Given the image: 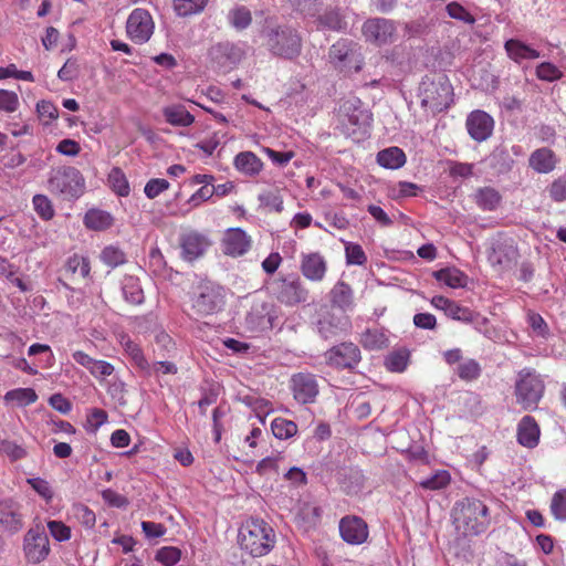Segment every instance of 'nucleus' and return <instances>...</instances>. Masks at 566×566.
Wrapping results in <instances>:
<instances>
[{
    "label": "nucleus",
    "instance_id": "nucleus-1",
    "mask_svg": "<svg viewBox=\"0 0 566 566\" xmlns=\"http://www.w3.org/2000/svg\"><path fill=\"white\" fill-rule=\"evenodd\" d=\"M453 522L457 531L464 536L479 535L490 525L489 509L478 499H463L453 507Z\"/></svg>",
    "mask_w": 566,
    "mask_h": 566
},
{
    "label": "nucleus",
    "instance_id": "nucleus-2",
    "mask_svg": "<svg viewBox=\"0 0 566 566\" xmlns=\"http://www.w3.org/2000/svg\"><path fill=\"white\" fill-rule=\"evenodd\" d=\"M420 105L426 112L436 115L450 107L453 102V88L443 74L424 76L419 86Z\"/></svg>",
    "mask_w": 566,
    "mask_h": 566
},
{
    "label": "nucleus",
    "instance_id": "nucleus-3",
    "mask_svg": "<svg viewBox=\"0 0 566 566\" xmlns=\"http://www.w3.org/2000/svg\"><path fill=\"white\" fill-rule=\"evenodd\" d=\"M238 542L241 549L253 557H261L273 548L275 535L273 528L263 520L250 518L241 525Z\"/></svg>",
    "mask_w": 566,
    "mask_h": 566
},
{
    "label": "nucleus",
    "instance_id": "nucleus-4",
    "mask_svg": "<svg viewBox=\"0 0 566 566\" xmlns=\"http://www.w3.org/2000/svg\"><path fill=\"white\" fill-rule=\"evenodd\" d=\"M545 384L542 376L532 368H524L518 371L515 381L516 402L524 410L537 409L543 398Z\"/></svg>",
    "mask_w": 566,
    "mask_h": 566
},
{
    "label": "nucleus",
    "instance_id": "nucleus-5",
    "mask_svg": "<svg viewBox=\"0 0 566 566\" xmlns=\"http://www.w3.org/2000/svg\"><path fill=\"white\" fill-rule=\"evenodd\" d=\"M272 295L283 305L294 307L306 303L310 292L298 275H280L269 283Z\"/></svg>",
    "mask_w": 566,
    "mask_h": 566
},
{
    "label": "nucleus",
    "instance_id": "nucleus-6",
    "mask_svg": "<svg viewBox=\"0 0 566 566\" xmlns=\"http://www.w3.org/2000/svg\"><path fill=\"white\" fill-rule=\"evenodd\" d=\"M266 46L276 56L294 59L300 55L302 41L290 27H276L265 31Z\"/></svg>",
    "mask_w": 566,
    "mask_h": 566
},
{
    "label": "nucleus",
    "instance_id": "nucleus-7",
    "mask_svg": "<svg viewBox=\"0 0 566 566\" xmlns=\"http://www.w3.org/2000/svg\"><path fill=\"white\" fill-rule=\"evenodd\" d=\"M84 187V178L74 167L59 168L52 172L49 179V189L65 199L80 197Z\"/></svg>",
    "mask_w": 566,
    "mask_h": 566
},
{
    "label": "nucleus",
    "instance_id": "nucleus-8",
    "mask_svg": "<svg viewBox=\"0 0 566 566\" xmlns=\"http://www.w3.org/2000/svg\"><path fill=\"white\" fill-rule=\"evenodd\" d=\"M328 61L340 71L358 72L363 63L359 45L350 40L342 39L329 48Z\"/></svg>",
    "mask_w": 566,
    "mask_h": 566
},
{
    "label": "nucleus",
    "instance_id": "nucleus-9",
    "mask_svg": "<svg viewBox=\"0 0 566 566\" xmlns=\"http://www.w3.org/2000/svg\"><path fill=\"white\" fill-rule=\"evenodd\" d=\"M50 542L44 526L36 523L24 535L23 553L28 563L39 564L50 554Z\"/></svg>",
    "mask_w": 566,
    "mask_h": 566
},
{
    "label": "nucleus",
    "instance_id": "nucleus-10",
    "mask_svg": "<svg viewBox=\"0 0 566 566\" xmlns=\"http://www.w3.org/2000/svg\"><path fill=\"white\" fill-rule=\"evenodd\" d=\"M431 304L433 307L442 311L448 317L454 321L472 323L478 332L482 333L483 327L488 324V318L444 296H433L431 298Z\"/></svg>",
    "mask_w": 566,
    "mask_h": 566
},
{
    "label": "nucleus",
    "instance_id": "nucleus-11",
    "mask_svg": "<svg viewBox=\"0 0 566 566\" xmlns=\"http://www.w3.org/2000/svg\"><path fill=\"white\" fill-rule=\"evenodd\" d=\"M154 20L147 10L137 8L128 15L126 32L133 42L137 44L148 42L154 33Z\"/></svg>",
    "mask_w": 566,
    "mask_h": 566
},
{
    "label": "nucleus",
    "instance_id": "nucleus-12",
    "mask_svg": "<svg viewBox=\"0 0 566 566\" xmlns=\"http://www.w3.org/2000/svg\"><path fill=\"white\" fill-rule=\"evenodd\" d=\"M180 255L187 262H193L205 255L211 247V240L196 230L187 231L179 237Z\"/></svg>",
    "mask_w": 566,
    "mask_h": 566
},
{
    "label": "nucleus",
    "instance_id": "nucleus-13",
    "mask_svg": "<svg viewBox=\"0 0 566 566\" xmlns=\"http://www.w3.org/2000/svg\"><path fill=\"white\" fill-rule=\"evenodd\" d=\"M328 365L339 369H352L361 359L360 349L352 342L338 344L325 353Z\"/></svg>",
    "mask_w": 566,
    "mask_h": 566
},
{
    "label": "nucleus",
    "instance_id": "nucleus-14",
    "mask_svg": "<svg viewBox=\"0 0 566 566\" xmlns=\"http://www.w3.org/2000/svg\"><path fill=\"white\" fill-rule=\"evenodd\" d=\"M211 61L221 70L229 71L235 67L244 56L243 49L231 42H220L209 51Z\"/></svg>",
    "mask_w": 566,
    "mask_h": 566
},
{
    "label": "nucleus",
    "instance_id": "nucleus-15",
    "mask_svg": "<svg viewBox=\"0 0 566 566\" xmlns=\"http://www.w3.org/2000/svg\"><path fill=\"white\" fill-rule=\"evenodd\" d=\"M342 539L349 545H361L369 536L367 523L359 516L346 515L338 524Z\"/></svg>",
    "mask_w": 566,
    "mask_h": 566
},
{
    "label": "nucleus",
    "instance_id": "nucleus-16",
    "mask_svg": "<svg viewBox=\"0 0 566 566\" xmlns=\"http://www.w3.org/2000/svg\"><path fill=\"white\" fill-rule=\"evenodd\" d=\"M363 34L367 41L377 45H384L394 41L396 28L390 20L374 18L364 23Z\"/></svg>",
    "mask_w": 566,
    "mask_h": 566
},
{
    "label": "nucleus",
    "instance_id": "nucleus-17",
    "mask_svg": "<svg viewBox=\"0 0 566 566\" xmlns=\"http://www.w3.org/2000/svg\"><path fill=\"white\" fill-rule=\"evenodd\" d=\"M291 389L294 399L302 403H312L318 395L316 377L310 373H298L291 378Z\"/></svg>",
    "mask_w": 566,
    "mask_h": 566
},
{
    "label": "nucleus",
    "instance_id": "nucleus-18",
    "mask_svg": "<svg viewBox=\"0 0 566 566\" xmlns=\"http://www.w3.org/2000/svg\"><path fill=\"white\" fill-rule=\"evenodd\" d=\"M465 127L468 134L473 140L482 143L491 137L494 128V120L486 112L476 109L468 115Z\"/></svg>",
    "mask_w": 566,
    "mask_h": 566
},
{
    "label": "nucleus",
    "instance_id": "nucleus-19",
    "mask_svg": "<svg viewBox=\"0 0 566 566\" xmlns=\"http://www.w3.org/2000/svg\"><path fill=\"white\" fill-rule=\"evenodd\" d=\"M23 527L22 505L13 499L0 501V530L17 533Z\"/></svg>",
    "mask_w": 566,
    "mask_h": 566
},
{
    "label": "nucleus",
    "instance_id": "nucleus-20",
    "mask_svg": "<svg viewBox=\"0 0 566 566\" xmlns=\"http://www.w3.org/2000/svg\"><path fill=\"white\" fill-rule=\"evenodd\" d=\"M224 254L237 258L245 254L251 248V238L240 228H230L221 240Z\"/></svg>",
    "mask_w": 566,
    "mask_h": 566
},
{
    "label": "nucleus",
    "instance_id": "nucleus-21",
    "mask_svg": "<svg viewBox=\"0 0 566 566\" xmlns=\"http://www.w3.org/2000/svg\"><path fill=\"white\" fill-rule=\"evenodd\" d=\"M516 258L517 250L512 239H496L488 251V260L493 266H509Z\"/></svg>",
    "mask_w": 566,
    "mask_h": 566
},
{
    "label": "nucleus",
    "instance_id": "nucleus-22",
    "mask_svg": "<svg viewBox=\"0 0 566 566\" xmlns=\"http://www.w3.org/2000/svg\"><path fill=\"white\" fill-rule=\"evenodd\" d=\"M317 333L324 339H331L346 333L350 327L349 318L344 314L326 313L316 324Z\"/></svg>",
    "mask_w": 566,
    "mask_h": 566
},
{
    "label": "nucleus",
    "instance_id": "nucleus-23",
    "mask_svg": "<svg viewBox=\"0 0 566 566\" xmlns=\"http://www.w3.org/2000/svg\"><path fill=\"white\" fill-rule=\"evenodd\" d=\"M300 270L312 282H321L327 272V262L319 252L302 253Z\"/></svg>",
    "mask_w": 566,
    "mask_h": 566
},
{
    "label": "nucleus",
    "instance_id": "nucleus-24",
    "mask_svg": "<svg viewBox=\"0 0 566 566\" xmlns=\"http://www.w3.org/2000/svg\"><path fill=\"white\" fill-rule=\"evenodd\" d=\"M223 306V296L220 291L206 286L199 295L193 300L192 307L202 316L211 315Z\"/></svg>",
    "mask_w": 566,
    "mask_h": 566
},
{
    "label": "nucleus",
    "instance_id": "nucleus-25",
    "mask_svg": "<svg viewBox=\"0 0 566 566\" xmlns=\"http://www.w3.org/2000/svg\"><path fill=\"white\" fill-rule=\"evenodd\" d=\"M72 357L78 365L86 368L90 374L99 381L106 377L112 376L115 371V367L111 363L106 360L94 359L82 350H75L72 354Z\"/></svg>",
    "mask_w": 566,
    "mask_h": 566
},
{
    "label": "nucleus",
    "instance_id": "nucleus-26",
    "mask_svg": "<svg viewBox=\"0 0 566 566\" xmlns=\"http://www.w3.org/2000/svg\"><path fill=\"white\" fill-rule=\"evenodd\" d=\"M541 430L531 416H524L517 424V441L525 448L533 449L538 444Z\"/></svg>",
    "mask_w": 566,
    "mask_h": 566
},
{
    "label": "nucleus",
    "instance_id": "nucleus-27",
    "mask_svg": "<svg viewBox=\"0 0 566 566\" xmlns=\"http://www.w3.org/2000/svg\"><path fill=\"white\" fill-rule=\"evenodd\" d=\"M233 166L247 177H255L263 169L262 160L252 151H241L235 155Z\"/></svg>",
    "mask_w": 566,
    "mask_h": 566
},
{
    "label": "nucleus",
    "instance_id": "nucleus-28",
    "mask_svg": "<svg viewBox=\"0 0 566 566\" xmlns=\"http://www.w3.org/2000/svg\"><path fill=\"white\" fill-rule=\"evenodd\" d=\"M119 343L125 353L130 357L134 365L140 369L146 376L153 375L151 364L146 359L138 344L133 342L128 335H122Z\"/></svg>",
    "mask_w": 566,
    "mask_h": 566
},
{
    "label": "nucleus",
    "instance_id": "nucleus-29",
    "mask_svg": "<svg viewBox=\"0 0 566 566\" xmlns=\"http://www.w3.org/2000/svg\"><path fill=\"white\" fill-rule=\"evenodd\" d=\"M163 115L168 124L177 127H188L195 122V116L180 104L164 107Z\"/></svg>",
    "mask_w": 566,
    "mask_h": 566
},
{
    "label": "nucleus",
    "instance_id": "nucleus-30",
    "mask_svg": "<svg viewBox=\"0 0 566 566\" xmlns=\"http://www.w3.org/2000/svg\"><path fill=\"white\" fill-rule=\"evenodd\" d=\"M530 166L537 172L547 174L555 168L554 153L548 148H539L533 151L528 159Z\"/></svg>",
    "mask_w": 566,
    "mask_h": 566
},
{
    "label": "nucleus",
    "instance_id": "nucleus-31",
    "mask_svg": "<svg viewBox=\"0 0 566 566\" xmlns=\"http://www.w3.org/2000/svg\"><path fill=\"white\" fill-rule=\"evenodd\" d=\"M504 48L510 59L515 62L535 60L541 56L538 51L515 39L507 40Z\"/></svg>",
    "mask_w": 566,
    "mask_h": 566
},
{
    "label": "nucleus",
    "instance_id": "nucleus-32",
    "mask_svg": "<svg viewBox=\"0 0 566 566\" xmlns=\"http://www.w3.org/2000/svg\"><path fill=\"white\" fill-rule=\"evenodd\" d=\"M377 163L386 169H399L406 164V155L399 147L392 146L377 154Z\"/></svg>",
    "mask_w": 566,
    "mask_h": 566
},
{
    "label": "nucleus",
    "instance_id": "nucleus-33",
    "mask_svg": "<svg viewBox=\"0 0 566 566\" xmlns=\"http://www.w3.org/2000/svg\"><path fill=\"white\" fill-rule=\"evenodd\" d=\"M113 221L114 219L111 213L99 209L88 210L83 220L85 227L94 231L108 229L113 224Z\"/></svg>",
    "mask_w": 566,
    "mask_h": 566
},
{
    "label": "nucleus",
    "instance_id": "nucleus-34",
    "mask_svg": "<svg viewBox=\"0 0 566 566\" xmlns=\"http://www.w3.org/2000/svg\"><path fill=\"white\" fill-rule=\"evenodd\" d=\"M360 343L368 350H379L388 347L389 339L385 331L380 328H369L361 334Z\"/></svg>",
    "mask_w": 566,
    "mask_h": 566
},
{
    "label": "nucleus",
    "instance_id": "nucleus-35",
    "mask_svg": "<svg viewBox=\"0 0 566 566\" xmlns=\"http://www.w3.org/2000/svg\"><path fill=\"white\" fill-rule=\"evenodd\" d=\"M329 294L333 306L346 311L353 305V291L350 286L343 281L337 282Z\"/></svg>",
    "mask_w": 566,
    "mask_h": 566
},
{
    "label": "nucleus",
    "instance_id": "nucleus-36",
    "mask_svg": "<svg viewBox=\"0 0 566 566\" xmlns=\"http://www.w3.org/2000/svg\"><path fill=\"white\" fill-rule=\"evenodd\" d=\"M122 292L126 302L138 305L144 301V292L136 276L126 275L122 280Z\"/></svg>",
    "mask_w": 566,
    "mask_h": 566
},
{
    "label": "nucleus",
    "instance_id": "nucleus-37",
    "mask_svg": "<svg viewBox=\"0 0 566 566\" xmlns=\"http://www.w3.org/2000/svg\"><path fill=\"white\" fill-rule=\"evenodd\" d=\"M434 277L452 289L463 287L468 282V276L455 268L441 269L434 272Z\"/></svg>",
    "mask_w": 566,
    "mask_h": 566
},
{
    "label": "nucleus",
    "instance_id": "nucleus-38",
    "mask_svg": "<svg viewBox=\"0 0 566 566\" xmlns=\"http://www.w3.org/2000/svg\"><path fill=\"white\" fill-rule=\"evenodd\" d=\"M7 403H15L18 407H25L36 401L38 395L32 388H17L6 392L3 397Z\"/></svg>",
    "mask_w": 566,
    "mask_h": 566
},
{
    "label": "nucleus",
    "instance_id": "nucleus-39",
    "mask_svg": "<svg viewBox=\"0 0 566 566\" xmlns=\"http://www.w3.org/2000/svg\"><path fill=\"white\" fill-rule=\"evenodd\" d=\"M342 111L346 112L348 122L354 126L369 127L371 124V114L361 107L354 106L350 102L344 103Z\"/></svg>",
    "mask_w": 566,
    "mask_h": 566
},
{
    "label": "nucleus",
    "instance_id": "nucleus-40",
    "mask_svg": "<svg viewBox=\"0 0 566 566\" xmlns=\"http://www.w3.org/2000/svg\"><path fill=\"white\" fill-rule=\"evenodd\" d=\"M229 24L238 31L247 29L252 22L251 11L244 6H235L227 15Z\"/></svg>",
    "mask_w": 566,
    "mask_h": 566
},
{
    "label": "nucleus",
    "instance_id": "nucleus-41",
    "mask_svg": "<svg viewBox=\"0 0 566 566\" xmlns=\"http://www.w3.org/2000/svg\"><path fill=\"white\" fill-rule=\"evenodd\" d=\"M501 201L500 193L491 188L485 187L481 188L475 193V202L476 205L485 211H493L497 208Z\"/></svg>",
    "mask_w": 566,
    "mask_h": 566
},
{
    "label": "nucleus",
    "instance_id": "nucleus-42",
    "mask_svg": "<svg viewBox=\"0 0 566 566\" xmlns=\"http://www.w3.org/2000/svg\"><path fill=\"white\" fill-rule=\"evenodd\" d=\"M208 0H174V10L178 17H190L205 10Z\"/></svg>",
    "mask_w": 566,
    "mask_h": 566
},
{
    "label": "nucleus",
    "instance_id": "nucleus-43",
    "mask_svg": "<svg viewBox=\"0 0 566 566\" xmlns=\"http://www.w3.org/2000/svg\"><path fill=\"white\" fill-rule=\"evenodd\" d=\"M271 430L275 438L286 440L297 433V424L285 418H275L271 423Z\"/></svg>",
    "mask_w": 566,
    "mask_h": 566
},
{
    "label": "nucleus",
    "instance_id": "nucleus-44",
    "mask_svg": "<svg viewBox=\"0 0 566 566\" xmlns=\"http://www.w3.org/2000/svg\"><path fill=\"white\" fill-rule=\"evenodd\" d=\"M409 363V352L406 349H400L390 353L385 360V365L388 370L395 373H402Z\"/></svg>",
    "mask_w": 566,
    "mask_h": 566
},
{
    "label": "nucleus",
    "instance_id": "nucleus-45",
    "mask_svg": "<svg viewBox=\"0 0 566 566\" xmlns=\"http://www.w3.org/2000/svg\"><path fill=\"white\" fill-rule=\"evenodd\" d=\"M263 311L264 306L261 307V311L258 307L252 308V311L247 316V321L255 328H272L274 319L272 306L269 305V313L266 315H262Z\"/></svg>",
    "mask_w": 566,
    "mask_h": 566
},
{
    "label": "nucleus",
    "instance_id": "nucleus-46",
    "mask_svg": "<svg viewBox=\"0 0 566 566\" xmlns=\"http://www.w3.org/2000/svg\"><path fill=\"white\" fill-rule=\"evenodd\" d=\"M101 260L104 264L116 268L126 262V254L115 245L105 247L101 252Z\"/></svg>",
    "mask_w": 566,
    "mask_h": 566
},
{
    "label": "nucleus",
    "instance_id": "nucleus-47",
    "mask_svg": "<svg viewBox=\"0 0 566 566\" xmlns=\"http://www.w3.org/2000/svg\"><path fill=\"white\" fill-rule=\"evenodd\" d=\"M450 483V474L446 470H439L431 476L419 482V485L426 490H441Z\"/></svg>",
    "mask_w": 566,
    "mask_h": 566
},
{
    "label": "nucleus",
    "instance_id": "nucleus-48",
    "mask_svg": "<svg viewBox=\"0 0 566 566\" xmlns=\"http://www.w3.org/2000/svg\"><path fill=\"white\" fill-rule=\"evenodd\" d=\"M551 512L558 521H566V489L557 491L551 501Z\"/></svg>",
    "mask_w": 566,
    "mask_h": 566
},
{
    "label": "nucleus",
    "instance_id": "nucleus-49",
    "mask_svg": "<svg viewBox=\"0 0 566 566\" xmlns=\"http://www.w3.org/2000/svg\"><path fill=\"white\" fill-rule=\"evenodd\" d=\"M180 549L174 546L161 547L156 553V560L163 564L164 566L176 565L180 560Z\"/></svg>",
    "mask_w": 566,
    "mask_h": 566
},
{
    "label": "nucleus",
    "instance_id": "nucleus-50",
    "mask_svg": "<svg viewBox=\"0 0 566 566\" xmlns=\"http://www.w3.org/2000/svg\"><path fill=\"white\" fill-rule=\"evenodd\" d=\"M458 375L465 381L474 380L481 375V366L476 360L468 359L459 365Z\"/></svg>",
    "mask_w": 566,
    "mask_h": 566
},
{
    "label": "nucleus",
    "instance_id": "nucleus-51",
    "mask_svg": "<svg viewBox=\"0 0 566 566\" xmlns=\"http://www.w3.org/2000/svg\"><path fill=\"white\" fill-rule=\"evenodd\" d=\"M345 255L347 264L364 265L367 262L363 248L357 243H346Z\"/></svg>",
    "mask_w": 566,
    "mask_h": 566
},
{
    "label": "nucleus",
    "instance_id": "nucleus-52",
    "mask_svg": "<svg viewBox=\"0 0 566 566\" xmlns=\"http://www.w3.org/2000/svg\"><path fill=\"white\" fill-rule=\"evenodd\" d=\"M32 202L34 210L43 220H50L53 218L54 209L52 207L50 199L46 196L35 195L33 197Z\"/></svg>",
    "mask_w": 566,
    "mask_h": 566
},
{
    "label": "nucleus",
    "instance_id": "nucleus-53",
    "mask_svg": "<svg viewBox=\"0 0 566 566\" xmlns=\"http://www.w3.org/2000/svg\"><path fill=\"white\" fill-rule=\"evenodd\" d=\"M261 206L270 211L281 212L283 210V199L276 191H265L258 197Z\"/></svg>",
    "mask_w": 566,
    "mask_h": 566
},
{
    "label": "nucleus",
    "instance_id": "nucleus-54",
    "mask_svg": "<svg viewBox=\"0 0 566 566\" xmlns=\"http://www.w3.org/2000/svg\"><path fill=\"white\" fill-rule=\"evenodd\" d=\"M446 10L450 18L473 24L475 22L474 17L460 3L452 1L447 4Z\"/></svg>",
    "mask_w": 566,
    "mask_h": 566
},
{
    "label": "nucleus",
    "instance_id": "nucleus-55",
    "mask_svg": "<svg viewBox=\"0 0 566 566\" xmlns=\"http://www.w3.org/2000/svg\"><path fill=\"white\" fill-rule=\"evenodd\" d=\"M536 75L542 81L554 82L562 77V71L549 62H543L536 67Z\"/></svg>",
    "mask_w": 566,
    "mask_h": 566
},
{
    "label": "nucleus",
    "instance_id": "nucleus-56",
    "mask_svg": "<svg viewBox=\"0 0 566 566\" xmlns=\"http://www.w3.org/2000/svg\"><path fill=\"white\" fill-rule=\"evenodd\" d=\"M527 323L531 326L532 331L536 334V336L542 338L548 337L549 328L544 318L539 314L535 312H528Z\"/></svg>",
    "mask_w": 566,
    "mask_h": 566
},
{
    "label": "nucleus",
    "instance_id": "nucleus-57",
    "mask_svg": "<svg viewBox=\"0 0 566 566\" xmlns=\"http://www.w3.org/2000/svg\"><path fill=\"white\" fill-rule=\"evenodd\" d=\"M48 528L51 536L57 542H66L71 538V528L61 521H49Z\"/></svg>",
    "mask_w": 566,
    "mask_h": 566
},
{
    "label": "nucleus",
    "instance_id": "nucleus-58",
    "mask_svg": "<svg viewBox=\"0 0 566 566\" xmlns=\"http://www.w3.org/2000/svg\"><path fill=\"white\" fill-rule=\"evenodd\" d=\"M109 181L112 182L113 189L117 195L122 197L128 196L129 185L119 169L115 168L112 170L109 175Z\"/></svg>",
    "mask_w": 566,
    "mask_h": 566
},
{
    "label": "nucleus",
    "instance_id": "nucleus-59",
    "mask_svg": "<svg viewBox=\"0 0 566 566\" xmlns=\"http://www.w3.org/2000/svg\"><path fill=\"white\" fill-rule=\"evenodd\" d=\"M28 483L41 497H43L46 502H51L54 493L46 480L41 478H32L28 479Z\"/></svg>",
    "mask_w": 566,
    "mask_h": 566
},
{
    "label": "nucleus",
    "instance_id": "nucleus-60",
    "mask_svg": "<svg viewBox=\"0 0 566 566\" xmlns=\"http://www.w3.org/2000/svg\"><path fill=\"white\" fill-rule=\"evenodd\" d=\"M67 268L73 273H78L82 277H86L91 271L88 260L77 254H74L69 259Z\"/></svg>",
    "mask_w": 566,
    "mask_h": 566
},
{
    "label": "nucleus",
    "instance_id": "nucleus-61",
    "mask_svg": "<svg viewBox=\"0 0 566 566\" xmlns=\"http://www.w3.org/2000/svg\"><path fill=\"white\" fill-rule=\"evenodd\" d=\"M168 188H169V182L166 179L154 178V179H150L146 184V186L144 188V192L147 198L154 199V198L158 197L161 192L167 190Z\"/></svg>",
    "mask_w": 566,
    "mask_h": 566
},
{
    "label": "nucleus",
    "instance_id": "nucleus-62",
    "mask_svg": "<svg viewBox=\"0 0 566 566\" xmlns=\"http://www.w3.org/2000/svg\"><path fill=\"white\" fill-rule=\"evenodd\" d=\"M0 451L12 460H18L25 455V450L11 440H2L0 442Z\"/></svg>",
    "mask_w": 566,
    "mask_h": 566
},
{
    "label": "nucleus",
    "instance_id": "nucleus-63",
    "mask_svg": "<svg viewBox=\"0 0 566 566\" xmlns=\"http://www.w3.org/2000/svg\"><path fill=\"white\" fill-rule=\"evenodd\" d=\"M19 106V97L14 92L0 90V109L12 113Z\"/></svg>",
    "mask_w": 566,
    "mask_h": 566
},
{
    "label": "nucleus",
    "instance_id": "nucleus-64",
    "mask_svg": "<svg viewBox=\"0 0 566 566\" xmlns=\"http://www.w3.org/2000/svg\"><path fill=\"white\" fill-rule=\"evenodd\" d=\"M36 112L41 118H48L49 120H53L59 117V111L56 106L50 101L43 99L38 102Z\"/></svg>",
    "mask_w": 566,
    "mask_h": 566
}]
</instances>
